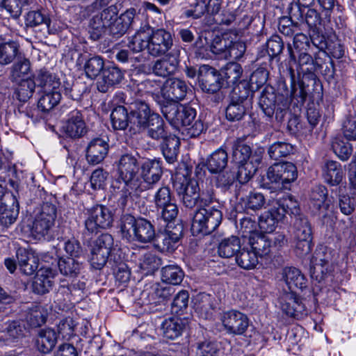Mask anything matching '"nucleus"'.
Returning a JSON list of instances; mask_svg holds the SVG:
<instances>
[{
	"label": "nucleus",
	"instance_id": "ea45409f",
	"mask_svg": "<svg viewBox=\"0 0 356 356\" xmlns=\"http://www.w3.org/2000/svg\"><path fill=\"white\" fill-rule=\"evenodd\" d=\"M228 155L222 148L214 151L207 160V167L211 173L221 172L227 165Z\"/></svg>",
	"mask_w": 356,
	"mask_h": 356
},
{
	"label": "nucleus",
	"instance_id": "603ef678",
	"mask_svg": "<svg viewBox=\"0 0 356 356\" xmlns=\"http://www.w3.org/2000/svg\"><path fill=\"white\" fill-rule=\"evenodd\" d=\"M251 106L230 100L225 110L226 119L229 122H238L246 115Z\"/></svg>",
	"mask_w": 356,
	"mask_h": 356
},
{
	"label": "nucleus",
	"instance_id": "09e8293b",
	"mask_svg": "<svg viewBox=\"0 0 356 356\" xmlns=\"http://www.w3.org/2000/svg\"><path fill=\"white\" fill-rule=\"evenodd\" d=\"M294 147L289 143L277 141L268 147L269 157L275 161L286 158L293 152Z\"/></svg>",
	"mask_w": 356,
	"mask_h": 356
},
{
	"label": "nucleus",
	"instance_id": "6e6d98bb",
	"mask_svg": "<svg viewBox=\"0 0 356 356\" xmlns=\"http://www.w3.org/2000/svg\"><path fill=\"white\" fill-rule=\"evenodd\" d=\"M162 280L172 285L179 284L184 278V274L179 266L168 265L162 268Z\"/></svg>",
	"mask_w": 356,
	"mask_h": 356
},
{
	"label": "nucleus",
	"instance_id": "37998d69",
	"mask_svg": "<svg viewBox=\"0 0 356 356\" xmlns=\"http://www.w3.org/2000/svg\"><path fill=\"white\" fill-rule=\"evenodd\" d=\"M250 160L251 147L241 139H236L232 147V162L237 164Z\"/></svg>",
	"mask_w": 356,
	"mask_h": 356
},
{
	"label": "nucleus",
	"instance_id": "c756f323",
	"mask_svg": "<svg viewBox=\"0 0 356 356\" xmlns=\"http://www.w3.org/2000/svg\"><path fill=\"white\" fill-rule=\"evenodd\" d=\"M58 267L63 275L75 278L83 269V259L60 257L58 261Z\"/></svg>",
	"mask_w": 356,
	"mask_h": 356
},
{
	"label": "nucleus",
	"instance_id": "69168bd1",
	"mask_svg": "<svg viewBox=\"0 0 356 356\" xmlns=\"http://www.w3.org/2000/svg\"><path fill=\"white\" fill-rule=\"evenodd\" d=\"M293 207L296 208V202L292 198L286 197L276 200L272 208L276 212L277 216L282 220L286 214L293 213Z\"/></svg>",
	"mask_w": 356,
	"mask_h": 356
},
{
	"label": "nucleus",
	"instance_id": "aec40b11",
	"mask_svg": "<svg viewBox=\"0 0 356 356\" xmlns=\"http://www.w3.org/2000/svg\"><path fill=\"white\" fill-rule=\"evenodd\" d=\"M178 193L181 195L182 203L186 208L192 209L200 200V184L197 180L191 179L185 184H181L178 189Z\"/></svg>",
	"mask_w": 356,
	"mask_h": 356
},
{
	"label": "nucleus",
	"instance_id": "4d7b16f0",
	"mask_svg": "<svg viewBox=\"0 0 356 356\" xmlns=\"http://www.w3.org/2000/svg\"><path fill=\"white\" fill-rule=\"evenodd\" d=\"M220 73L224 79V83L226 82L227 85H234L241 78L243 69L237 63H229L222 69Z\"/></svg>",
	"mask_w": 356,
	"mask_h": 356
},
{
	"label": "nucleus",
	"instance_id": "e433bc0d",
	"mask_svg": "<svg viewBox=\"0 0 356 356\" xmlns=\"http://www.w3.org/2000/svg\"><path fill=\"white\" fill-rule=\"evenodd\" d=\"M241 248V239L236 236H231L221 239L218 245V253L223 258L236 257Z\"/></svg>",
	"mask_w": 356,
	"mask_h": 356
},
{
	"label": "nucleus",
	"instance_id": "473e14b6",
	"mask_svg": "<svg viewBox=\"0 0 356 356\" xmlns=\"http://www.w3.org/2000/svg\"><path fill=\"white\" fill-rule=\"evenodd\" d=\"M283 279L288 286L289 292H296L307 286V280L301 272L294 267H287L283 270Z\"/></svg>",
	"mask_w": 356,
	"mask_h": 356
},
{
	"label": "nucleus",
	"instance_id": "a19ab883",
	"mask_svg": "<svg viewBox=\"0 0 356 356\" xmlns=\"http://www.w3.org/2000/svg\"><path fill=\"white\" fill-rule=\"evenodd\" d=\"M323 175L327 183L331 186L339 185L343 177L341 165L335 161H327L325 162L323 166Z\"/></svg>",
	"mask_w": 356,
	"mask_h": 356
},
{
	"label": "nucleus",
	"instance_id": "13d9d810",
	"mask_svg": "<svg viewBox=\"0 0 356 356\" xmlns=\"http://www.w3.org/2000/svg\"><path fill=\"white\" fill-rule=\"evenodd\" d=\"M38 102V108L47 113L54 108L60 101L61 95L60 92H42Z\"/></svg>",
	"mask_w": 356,
	"mask_h": 356
},
{
	"label": "nucleus",
	"instance_id": "412c9836",
	"mask_svg": "<svg viewBox=\"0 0 356 356\" xmlns=\"http://www.w3.org/2000/svg\"><path fill=\"white\" fill-rule=\"evenodd\" d=\"M109 145L108 143L100 138L92 139L86 149V159L91 165L102 163L108 154Z\"/></svg>",
	"mask_w": 356,
	"mask_h": 356
},
{
	"label": "nucleus",
	"instance_id": "393cba45",
	"mask_svg": "<svg viewBox=\"0 0 356 356\" xmlns=\"http://www.w3.org/2000/svg\"><path fill=\"white\" fill-rule=\"evenodd\" d=\"M17 259L20 271L26 275H32L38 268L39 259L31 250L20 248L17 251Z\"/></svg>",
	"mask_w": 356,
	"mask_h": 356
},
{
	"label": "nucleus",
	"instance_id": "a211bd4d",
	"mask_svg": "<svg viewBox=\"0 0 356 356\" xmlns=\"http://www.w3.org/2000/svg\"><path fill=\"white\" fill-rule=\"evenodd\" d=\"M149 38V53L154 56L165 54L172 45V40L169 32L158 29L152 32Z\"/></svg>",
	"mask_w": 356,
	"mask_h": 356
},
{
	"label": "nucleus",
	"instance_id": "4be33fe9",
	"mask_svg": "<svg viewBox=\"0 0 356 356\" xmlns=\"http://www.w3.org/2000/svg\"><path fill=\"white\" fill-rule=\"evenodd\" d=\"M291 90L287 92L286 95H289L291 100H296L298 104H303L307 96L314 90L313 87L315 84H312L309 82L307 76H302V80L297 84L294 79V72L292 69H291Z\"/></svg>",
	"mask_w": 356,
	"mask_h": 356
},
{
	"label": "nucleus",
	"instance_id": "4c0bfd02",
	"mask_svg": "<svg viewBox=\"0 0 356 356\" xmlns=\"http://www.w3.org/2000/svg\"><path fill=\"white\" fill-rule=\"evenodd\" d=\"M35 83L41 92H58L60 82L55 75L47 71H40L35 79Z\"/></svg>",
	"mask_w": 356,
	"mask_h": 356
},
{
	"label": "nucleus",
	"instance_id": "052dcab7",
	"mask_svg": "<svg viewBox=\"0 0 356 356\" xmlns=\"http://www.w3.org/2000/svg\"><path fill=\"white\" fill-rule=\"evenodd\" d=\"M331 147L336 155L341 161L349 159L353 153V147L350 143L345 142L341 138H334L331 143Z\"/></svg>",
	"mask_w": 356,
	"mask_h": 356
},
{
	"label": "nucleus",
	"instance_id": "b1692460",
	"mask_svg": "<svg viewBox=\"0 0 356 356\" xmlns=\"http://www.w3.org/2000/svg\"><path fill=\"white\" fill-rule=\"evenodd\" d=\"M281 309L287 316L296 318L305 311V306L296 292H284L280 298Z\"/></svg>",
	"mask_w": 356,
	"mask_h": 356
},
{
	"label": "nucleus",
	"instance_id": "2f4dec72",
	"mask_svg": "<svg viewBox=\"0 0 356 356\" xmlns=\"http://www.w3.org/2000/svg\"><path fill=\"white\" fill-rule=\"evenodd\" d=\"M29 330L22 320L10 321L6 323V327L2 331L6 341L17 342L26 337Z\"/></svg>",
	"mask_w": 356,
	"mask_h": 356
},
{
	"label": "nucleus",
	"instance_id": "9b49d317",
	"mask_svg": "<svg viewBox=\"0 0 356 356\" xmlns=\"http://www.w3.org/2000/svg\"><path fill=\"white\" fill-rule=\"evenodd\" d=\"M130 130L142 132L144 127L149 122L152 115L156 113L152 111L144 101L135 100L129 105Z\"/></svg>",
	"mask_w": 356,
	"mask_h": 356
},
{
	"label": "nucleus",
	"instance_id": "3c124183",
	"mask_svg": "<svg viewBox=\"0 0 356 356\" xmlns=\"http://www.w3.org/2000/svg\"><path fill=\"white\" fill-rule=\"evenodd\" d=\"M280 220L281 218L277 216L276 212L271 208L259 216L258 226L262 232L271 233Z\"/></svg>",
	"mask_w": 356,
	"mask_h": 356
},
{
	"label": "nucleus",
	"instance_id": "39448f33",
	"mask_svg": "<svg viewBox=\"0 0 356 356\" xmlns=\"http://www.w3.org/2000/svg\"><path fill=\"white\" fill-rule=\"evenodd\" d=\"M222 220V212L215 206L198 208L193 217L191 232L194 236L209 235L219 227Z\"/></svg>",
	"mask_w": 356,
	"mask_h": 356
},
{
	"label": "nucleus",
	"instance_id": "774afa93",
	"mask_svg": "<svg viewBox=\"0 0 356 356\" xmlns=\"http://www.w3.org/2000/svg\"><path fill=\"white\" fill-rule=\"evenodd\" d=\"M196 356H225L218 345L211 341H203L198 344Z\"/></svg>",
	"mask_w": 356,
	"mask_h": 356
},
{
	"label": "nucleus",
	"instance_id": "a878e982",
	"mask_svg": "<svg viewBox=\"0 0 356 356\" xmlns=\"http://www.w3.org/2000/svg\"><path fill=\"white\" fill-rule=\"evenodd\" d=\"M135 15L136 10L134 8L126 10L108 27L109 33L116 38L122 37L131 27Z\"/></svg>",
	"mask_w": 356,
	"mask_h": 356
},
{
	"label": "nucleus",
	"instance_id": "6e6552de",
	"mask_svg": "<svg viewBox=\"0 0 356 356\" xmlns=\"http://www.w3.org/2000/svg\"><path fill=\"white\" fill-rule=\"evenodd\" d=\"M113 216L111 211L102 205H97L91 210L90 214L85 221V237L90 238L97 234L100 229H107L111 227Z\"/></svg>",
	"mask_w": 356,
	"mask_h": 356
},
{
	"label": "nucleus",
	"instance_id": "a18cd8bd",
	"mask_svg": "<svg viewBox=\"0 0 356 356\" xmlns=\"http://www.w3.org/2000/svg\"><path fill=\"white\" fill-rule=\"evenodd\" d=\"M56 341V333L52 330H40L35 341L37 349L42 353H49Z\"/></svg>",
	"mask_w": 356,
	"mask_h": 356
},
{
	"label": "nucleus",
	"instance_id": "5fc2aeb1",
	"mask_svg": "<svg viewBox=\"0 0 356 356\" xmlns=\"http://www.w3.org/2000/svg\"><path fill=\"white\" fill-rule=\"evenodd\" d=\"M241 203L247 213L256 211L262 209L266 199L260 193H250L248 195L241 198Z\"/></svg>",
	"mask_w": 356,
	"mask_h": 356
},
{
	"label": "nucleus",
	"instance_id": "338daca9",
	"mask_svg": "<svg viewBox=\"0 0 356 356\" xmlns=\"http://www.w3.org/2000/svg\"><path fill=\"white\" fill-rule=\"evenodd\" d=\"M30 71V61L21 54L11 68V76L13 80L17 81V79L29 74Z\"/></svg>",
	"mask_w": 356,
	"mask_h": 356
},
{
	"label": "nucleus",
	"instance_id": "f03ea898",
	"mask_svg": "<svg viewBox=\"0 0 356 356\" xmlns=\"http://www.w3.org/2000/svg\"><path fill=\"white\" fill-rule=\"evenodd\" d=\"M118 226L122 238L130 242L147 243L155 238L154 226L143 218H136L131 214H123L120 217Z\"/></svg>",
	"mask_w": 356,
	"mask_h": 356
},
{
	"label": "nucleus",
	"instance_id": "c85d7f7f",
	"mask_svg": "<svg viewBox=\"0 0 356 356\" xmlns=\"http://www.w3.org/2000/svg\"><path fill=\"white\" fill-rule=\"evenodd\" d=\"M187 323L179 318L165 319L161 325V330L164 338L170 340L178 339L185 332Z\"/></svg>",
	"mask_w": 356,
	"mask_h": 356
},
{
	"label": "nucleus",
	"instance_id": "4468645a",
	"mask_svg": "<svg viewBox=\"0 0 356 356\" xmlns=\"http://www.w3.org/2000/svg\"><path fill=\"white\" fill-rule=\"evenodd\" d=\"M188 90V87L184 81L178 78H169L161 87L163 99L159 101V103L161 105L163 102H178L185 98Z\"/></svg>",
	"mask_w": 356,
	"mask_h": 356
},
{
	"label": "nucleus",
	"instance_id": "79ce46f5",
	"mask_svg": "<svg viewBox=\"0 0 356 356\" xmlns=\"http://www.w3.org/2000/svg\"><path fill=\"white\" fill-rule=\"evenodd\" d=\"M20 55L19 46L16 42L9 41L0 43V65H9Z\"/></svg>",
	"mask_w": 356,
	"mask_h": 356
},
{
	"label": "nucleus",
	"instance_id": "58836bf2",
	"mask_svg": "<svg viewBox=\"0 0 356 356\" xmlns=\"http://www.w3.org/2000/svg\"><path fill=\"white\" fill-rule=\"evenodd\" d=\"M297 63L300 70L304 74L303 76H307L308 81L312 84H316V77L314 74V57L310 56L307 51L297 54L296 64Z\"/></svg>",
	"mask_w": 356,
	"mask_h": 356
},
{
	"label": "nucleus",
	"instance_id": "72a5a7b5",
	"mask_svg": "<svg viewBox=\"0 0 356 356\" xmlns=\"http://www.w3.org/2000/svg\"><path fill=\"white\" fill-rule=\"evenodd\" d=\"M255 91L246 81H241L232 89L229 99L234 102H238L245 106H252L253 95Z\"/></svg>",
	"mask_w": 356,
	"mask_h": 356
},
{
	"label": "nucleus",
	"instance_id": "680f3d73",
	"mask_svg": "<svg viewBox=\"0 0 356 356\" xmlns=\"http://www.w3.org/2000/svg\"><path fill=\"white\" fill-rule=\"evenodd\" d=\"M284 47V43L278 35H273L271 36L266 42L267 52L270 60L277 59L280 60L279 56L282 53Z\"/></svg>",
	"mask_w": 356,
	"mask_h": 356
},
{
	"label": "nucleus",
	"instance_id": "49530a36",
	"mask_svg": "<svg viewBox=\"0 0 356 356\" xmlns=\"http://www.w3.org/2000/svg\"><path fill=\"white\" fill-rule=\"evenodd\" d=\"M112 126L115 130H125L130 126V113L124 106L114 108L111 114Z\"/></svg>",
	"mask_w": 356,
	"mask_h": 356
},
{
	"label": "nucleus",
	"instance_id": "de8ad7c7",
	"mask_svg": "<svg viewBox=\"0 0 356 356\" xmlns=\"http://www.w3.org/2000/svg\"><path fill=\"white\" fill-rule=\"evenodd\" d=\"M309 47L307 37L302 33H296L293 38V47L287 44V50L289 54V64L296 63V54L307 51Z\"/></svg>",
	"mask_w": 356,
	"mask_h": 356
},
{
	"label": "nucleus",
	"instance_id": "ddd939ff",
	"mask_svg": "<svg viewBox=\"0 0 356 356\" xmlns=\"http://www.w3.org/2000/svg\"><path fill=\"white\" fill-rule=\"evenodd\" d=\"M221 321L226 332L233 335H245L250 324L247 315L234 309L224 312Z\"/></svg>",
	"mask_w": 356,
	"mask_h": 356
},
{
	"label": "nucleus",
	"instance_id": "f8f14e48",
	"mask_svg": "<svg viewBox=\"0 0 356 356\" xmlns=\"http://www.w3.org/2000/svg\"><path fill=\"white\" fill-rule=\"evenodd\" d=\"M198 83L203 92L216 93L224 86V79L216 69L208 65H203L199 68Z\"/></svg>",
	"mask_w": 356,
	"mask_h": 356
},
{
	"label": "nucleus",
	"instance_id": "bb28decb",
	"mask_svg": "<svg viewBox=\"0 0 356 356\" xmlns=\"http://www.w3.org/2000/svg\"><path fill=\"white\" fill-rule=\"evenodd\" d=\"M224 0H209L206 2L207 15L212 17V23L217 24H230L234 16L228 12L222 10Z\"/></svg>",
	"mask_w": 356,
	"mask_h": 356
},
{
	"label": "nucleus",
	"instance_id": "9d476101",
	"mask_svg": "<svg viewBox=\"0 0 356 356\" xmlns=\"http://www.w3.org/2000/svg\"><path fill=\"white\" fill-rule=\"evenodd\" d=\"M138 155L126 153L122 154L118 161V172L119 177L124 184L130 187L131 191L135 186L136 180L140 168Z\"/></svg>",
	"mask_w": 356,
	"mask_h": 356
},
{
	"label": "nucleus",
	"instance_id": "7ed1b4c3",
	"mask_svg": "<svg viewBox=\"0 0 356 356\" xmlns=\"http://www.w3.org/2000/svg\"><path fill=\"white\" fill-rule=\"evenodd\" d=\"M259 106L271 122L275 118L277 123H282L285 117L289 115L287 100H284L283 95L277 94L275 89L270 85H266L263 89Z\"/></svg>",
	"mask_w": 356,
	"mask_h": 356
},
{
	"label": "nucleus",
	"instance_id": "423d86ee",
	"mask_svg": "<svg viewBox=\"0 0 356 356\" xmlns=\"http://www.w3.org/2000/svg\"><path fill=\"white\" fill-rule=\"evenodd\" d=\"M293 225L295 252L298 257L307 255L311 251L313 238L312 225L303 214L295 216Z\"/></svg>",
	"mask_w": 356,
	"mask_h": 356
},
{
	"label": "nucleus",
	"instance_id": "c9c22d12",
	"mask_svg": "<svg viewBox=\"0 0 356 356\" xmlns=\"http://www.w3.org/2000/svg\"><path fill=\"white\" fill-rule=\"evenodd\" d=\"M152 116L149 122L143 129V131H146L147 135L154 140H163L169 136L165 130V124L163 118L158 113Z\"/></svg>",
	"mask_w": 356,
	"mask_h": 356
},
{
	"label": "nucleus",
	"instance_id": "0e129e2a",
	"mask_svg": "<svg viewBox=\"0 0 356 356\" xmlns=\"http://www.w3.org/2000/svg\"><path fill=\"white\" fill-rule=\"evenodd\" d=\"M36 84L31 79H22L17 90V98L20 102H27L33 95Z\"/></svg>",
	"mask_w": 356,
	"mask_h": 356
},
{
	"label": "nucleus",
	"instance_id": "dca6fc26",
	"mask_svg": "<svg viewBox=\"0 0 356 356\" xmlns=\"http://www.w3.org/2000/svg\"><path fill=\"white\" fill-rule=\"evenodd\" d=\"M26 25L38 29L43 36L56 34L57 29L51 26V19L44 10H31L26 15Z\"/></svg>",
	"mask_w": 356,
	"mask_h": 356
},
{
	"label": "nucleus",
	"instance_id": "f257e3e1",
	"mask_svg": "<svg viewBox=\"0 0 356 356\" xmlns=\"http://www.w3.org/2000/svg\"><path fill=\"white\" fill-rule=\"evenodd\" d=\"M161 111L167 121L175 129L185 128L189 137L200 136L204 129L202 120L196 118V111L191 106L175 102H163Z\"/></svg>",
	"mask_w": 356,
	"mask_h": 356
},
{
	"label": "nucleus",
	"instance_id": "1a4fd4ad",
	"mask_svg": "<svg viewBox=\"0 0 356 356\" xmlns=\"http://www.w3.org/2000/svg\"><path fill=\"white\" fill-rule=\"evenodd\" d=\"M56 218V207L50 202H44L41 207V211L35 217L31 228L32 235L40 239L47 234L54 225Z\"/></svg>",
	"mask_w": 356,
	"mask_h": 356
},
{
	"label": "nucleus",
	"instance_id": "6ab92c4d",
	"mask_svg": "<svg viewBox=\"0 0 356 356\" xmlns=\"http://www.w3.org/2000/svg\"><path fill=\"white\" fill-rule=\"evenodd\" d=\"M124 79L123 72L117 66L105 67L97 82V90L101 92H106L110 88L119 84Z\"/></svg>",
	"mask_w": 356,
	"mask_h": 356
},
{
	"label": "nucleus",
	"instance_id": "20e7f679",
	"mask_svg": "<svg viewBox=\"0 0 356 356\" xmlns=\"http://www.w3.org/2000/svg\"><path fill=\"white\" fill-rule=\"evenodd\" d=\"M297 177L298 170L293 163H277L268 168L266 177L262 179L261 186L272 191L287 188L286 184L294 181Z\"/></svg>",
	"mask_w": 356,
	"mask_h": 356
},
{
	"label": "nucleus",
	"instance_id": "bf43d9fd",
	"mask_svg": "<svg viewBox=\"0 0 356 356\" xmlns=\"http://www.w3.org/2000/svg\"><path fill=\"white\" fill-rule=\"evenodd\" d=\"M104 68V60L99 56L90 58L84 65L86 74L90 79L96 78L102 73Z\"/></svg>",
	"mask_w": 356,
	"mask_h": 356
},
{
	"label": "nucleus",
	"instance_id": "f3484780",
	"mask_svg": "<svg viewBox=\"0 0 356 356\" xmlns=\"http://www.w3.org/2000/svg\"><path fill=\"white\" fill-rule=\"evenodd\" d=\"M67 113V120L64 127L66 134L72 138L83 136L86 133V123L83 120L81 111L71 107L64 110Z\"/></svg>",
	"mask_w": 356,
	"mask_h": 356
},
{
	"label": "nucleus",
	"instance_id": "2eb2a0df",
	"mask_svg": "<svg viewBox=\"0 0 356 356\" xmlns=\"http://www.w3.org/2000/svg\"><path fill=\"white\" fill-rule=\"evenodd\" d=\"M180 49H174L163 58L156 60L152 65L153 73L161 77H166L175 73L179 63Z\"/></svg>",
	"mask_w": 356,
	"mask_h": 356
},
{
	"label": "nucleus",
	"instance_id": "e2e57ef3",
	"mask_svg": "<svg viewBox=\"0 0 356 356\" xmlns=\"http://www.w3.org/2000/svg\"><path fill=\"white\" fill-rule=\"evenodd\" d=\"M154 241L155 247L161 252L172 251L178 243L165 231L155 234Z\"/></svg>",
	"mask_w": 356,
	"mask_h": 356
},
{
	"label": "nucleus",
	"instance_id": "cd10ccee",
	"mask_svg": "<svg viewBox=\"0 0 356 356\" xmlns=\"http://www.w3.org/2000/svg\"><path fill=\"white\" fill-rule=\"evenodd\" d=\"M19 214V204L13 195L9 200L0 202V222L5 227L13 224Z\"/></svg>",
	"mask_w": 356,
	"mask_h": 356
},
{
	"label": "nucleus",
	"instance_id": "8fccbe9b",
	"mask_svg": "<svg viewBox=\"0 0 356 356\" xmlns=\"http://www.w3.org/2000/svg\"><path fill=\"white\" fill-rule=\"evenodd\" d=\"M234 165L237 168L236 177L241 184L248 183L254 177L259 168V165L252 160L234 164Z\"/></svg>",
	"mask_w": 356,
	"mask_h": 356
},
{
	"label": "nucleus",
	"instance_id": "5701e85b",
	"mask_svg": "<svg viewBox=\"0 0 356 356\" xmlns=\"http://www.w3.org/2000/svg\"><path fill=\"white\" fill-rule=\"evenodd\" d=\"M55 274L52 269H41L31 283L32 291L38 295H44L50 291L54 285Z\"/></svg>",
	"mask_w": 356,
	"mask_h": 356
},
{
	"label": "nucleus",
	"instance_id": "864d4df0",
	"mask_svg": "<svg viewBox=\"0 0 356 356\" xmlns=\"http://www.w3.org/2000/svg\"><path fill=\"white\" fill-rule=\"evenodd\" d=\"M236 261L238 265L245 270L254 268L259 263L258 257L251 250L241 248L236 254Z\"/></svg>",
	"mask_w": 356,
	"mask_h": 356
},
{
	"label": "nucleus",
	"instance_id": "c03bdc74",
	"mask_svg": "<svg viewBox=\"0 0 356 356\" xmlns=\"http://www.w3.org/2000/svg\"><path fill=\"white\" fill-rule=\"evenodd\" d=\"M249 244L258 257H266L270 252V241L264 235L254 234L250 236Z\"/></svg>",
	"mask_w": 356,
	"mask_h": 356
},
{
	"label": "nucleus",
	"instance_id": "f704fd0d",
	"mask_svg": "<svg viewBox=\"0 0 356 356\" xmlns=\"http://www.w3.org/2000/svg\"><path fill=\"white\" fill-rule=\"evenodd\" d=\"M151 298L149 297V293L147 290H144L141 293V298L147 297V299L143 302V305L151 304L152 300L158 298L161 300H168L170 296L175 293V289L172 286H168L165 284H161L159 283H155L151 286Z\"/></svg>",
	"mask_w": 356,
	"mask_h": 356
},
{
	"label": "nucleus",
	"instance_id": "7c9ffc66",
	"mask_svg": "<svg viewBox=\"0 0 356 356\" xmlns=\"http://www.w3.org/2000/svg\"><path fill=\"white\" fill-rule=\"evenodd\" d=\"M180 140L175 135L169 134L162 140L161 149L165 161L170 164L177 161L179 153Z\"/></svg>",
	"mask_w": 356,
	"mask_h": 356
},
{
	"label": "nucleus",
	"instance_id": "0eeeda50",
	"mask_svg": "<svg viewBox=\"0 0 356 356\" xmlns=\"http://www.w3.org/2000/svg\"><path fill=\"white\" fill-rule=\"evenodd\" d=\"M140 170V175L137 177L133 190L136 195L152 188L161 179L163 172L160 161L156 159H147L143 162Z\"/></svg>",
	"mask_w": 356,
	"mask_h": 356
}]
</instances>
